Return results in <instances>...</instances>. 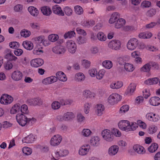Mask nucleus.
Listing matches in <instances>:
<instances>
[{
    "mask_svg": "<svg viewBox=\"0 0 160 160\" xmlns=\"http://www.w3.org/2000/svg\"><path fill=\"white\" fill-rule=\"evenodd\" d=\"M17 121L18 124L22 126H24L25 125L28 127L31 126L36 121V119L32 118H28L24 114H18L16 116Z\"/></svg>",
    "mask_w": 160,
    "mask_h": 160,
    "instance_id": "obj_1",
    "label": "nucleus"
},
{
    "mask_svg": "<svg viewBox=\"0 0 160 160\" xmlns=\"http://www.w3.org/2000/svg\"><path fill=\"white\" fill-rule=\"evenodd\" d=\"M122 99V96L116 93H113L110 95L108 98V102L111 105H113L117 103Z\"/></svg>",
    "mask_w": 160,
    "mask_h": 160,
    "instance_id": "obj_2",
    "label": "nucleus"
},
{
    "mask_svg": "<svg viewBox=\"0 0 160 160\" xmlns=\"http://www.w3.org/2000/svg\"><path fill=\"white\" fill-rule=\"evenodd\" d=\"M101 135L103 138L107 142H110L113 141L114 137L110 130L104 129L102 131Z\"/></svg>",
    "mask_w": 160,
    "mask_h": 160,
    "instance_id": "obj_3",
    "label": "nucleus"
},
{
    "mask_svg": "<svg viewBox=\"0 0 160 160\" xmlns=\"http://www.w3.org/2000/svg\"><path fill=\"white\" fill-rule=\"evenodd\" d=\"M138 43V40L136 38H133L128 41L127 44V47L129 50L132 51L137 48Z\"/></svg>",
    "mask_w": 160,
    "mask_h": 160,
    "instance_id": "obj_4",
    "label": "nucleus"
},
{
    "mask_svg": "<svg viewBox=\"0 0 160 160\" xmlns=\"http://www.w3.org/2000/svg\"><path fill=\"white\" fill-rule=\"evenodd\" d=\"M121 42L118 40H114L110 41L108 44V47L110 49L118 51L120 50L121 48Z\"/></svg>",
    "mask_w": 160,
    "mask_h": 160,
    "instance_id": "obj_5",
    "label": "nucleus"
},
{
    "mask_svg": "<svg viewBox=\"0 0 160 160\" xmlns=\"http://www.w3.org/2000/svg\"><path fill=\"white\" fill-rule=\"evenodd\" d=\"M130 122L126 120H122L119 122L118 123L119 128L121 130L128 132L130 131Z\"/></svg>",
    "mask_w": 160,
    "mask_h": 160,
    "instance_id": "obj_6",
    "label": "nucleus"
},
{
    "mask_svg": "<svg viewBox=\"0 0 160 160\" xmlns=\"http://www.w3.org/2000/svg\"><path fill=\"white\" fill-rule=\"evenodd\" d=\"M13 101V98L10 95L4 94L1 97L0 102L1 104L7 105L11 103Z\"/></svg>",
    "mask_w": 160,
    "mask_h": 160,
    "instance_id": "obj_7",
    "label": "nucleus"
},
{
    "mask_svg": "<svg viewBox=\"0 0 160 160\" xmlns=\"http://www.w3.org/2000/svg\"><path fill=\"white\" fill-rule=\"evenodd\" d=\"M91 149L90 146L88 144L82 146L78 151L79 155L81 156H85L88 154Z\"/></svg>",
    "mask_w": 160,
    "mask_h": 160,
    "instance_id": "obj_8",
    "label": "nucleus"
},
{
    "mask_svg": "<svg viewBox=\"0 0 160 160\" xmlns=\"http://www.w3.org/2000/svg\"><path fill=\"white\" fill-rule=\"evenodd\" d=\"M66 46L70 53H74L75 52L77 49V45L74 41L72 40L68 41L66 43Z\"/></svg>",
    "mask_w": 160,
    "mask_h": 160,
    "instance_id": "obj_9",
    "label": "nucleus"
},
{
    "mask_svg": "<svg viewBox=\"0 0 160 160\" xmlns=\"http://www.w3.org/2000/svg\"><path fill=\"white\" fill-rule=\"evenodd\" d=\"M62 137L59 135H54L50 141V144L54 146L58 145L61 142L62 140Z\"/></svg>",
    "mask_w": 160,
    "mask_h": 160,
    "instance_id": "obj_10",
    "label": "nucleus"
},
{
    "mask_svg": "<svg viewBox=\"0 0 160 160\" xmlns=\"http://www.w3.org/2000/svg\"><path fill=\"white\" fill-rule=\"evenodd\" d=\"M44 63V61L41 58H36L32 60L30 62L31 65L34 68H38L42 66Z\"/></svg>",
    "mask_w": 160,
    "mask_h": 160,
    "instance_id": "obj_11",
    "label": "nucleus"
},
{
    "mask_svg": "<svg viewBox=\"0 0 160 160\" xmlns=\"http://www.w3.org/2000/svg\"><path fill=\"white\" fill-rule=\"evenodd\" d=\"M42 100L39 98H29L27 100V103L30 105H40L42 104Z\"/></svg>",
    "mask_w": 160,
    "mask_h": 160,
    "instance_id": "obj_12",
    "label": "nucleus"
},
{
    "mask_svg": "<svg viewBox=\"0 0 160 160\" xmlns=\"http://www.w3.org/2000/svg\"><path fill=\"white\" fill-rule=\"evenodd\" d=\"M23 74L20 71L17 70L14 71L12 74L11 78L15 81H18L22 79Z\"/></svg>",
    "mask_w": 160,
    "mask_h": 160,
    "instance_id": "obj_13",
    "label": "nucleus"
},
{
    "mask_svg": "<svg viewBox=\"0 0 160 160\" xmlns=\"http://www.w3.org/2000/svg\"><path fill=\"white\" fill-rule=\"evenodd\" d=\"M136 85L135 83H131L128 87L125 92V94L128 96L132 95L136 90Z\"/></svg>",
    "mask_w": 160,
    "mask_h": 160,
    "instance_id": "obj_14",
    "label": "nucleus"
},
{
    "mask_svg": "<svg viewBox=\"0 0 160 160\" xmlns=\"http://www.w3.org/2000/svg\"><path fill=\"white\" fill-rule=\"evenodd\" d=\"M69 153L68 150L66 149L60 150L59 151H57L55 152V157L57 159L54 160L59 159L61 157H64L67 155Z\"/></svg>",
    "mask_w": 160,
    "mask_h": 160,
    "instance_id": "obj_15",
    "label": "nucleus"
},
{
    "mask_svg": "<svg viewBox=\"0 0 160 160\" xmlns=\"http://www.w3.org/2000/svg\"><path fill=\"white\" fill-rule=\"evenodd\" d=\"M146 118L150 121L156 122L158 120V116L152 112L148 113L146 115Z\"/></svg>",
    "mask_w": 160,
    "mask_h": 160,
    "instance_id": "obj_16",
    "label": "nucleus"
},
{
    "mask_svg": "<svg viewBox=\"0 0 160 160\" xmlns=\"http://www.w3.org/2000/svg\"><path fill=\"white\" fill-rule=\"evenodd\" d=\"M61 116H59L58 117V119L61 121L64 120L67 121L75 117V116L73 113L72 112H67L64 114L63 117L62 118H61Z\"/></svg>",
    "mask_w": 160,
    "mask_h": 160,
    "instance_id": "obj_17",
    "label": "nucleus"
},
{
    "mask_svg": "<svg viewBox=\"0 0 160 160\" xmlns=\"http://www.w3.org/2000/svg\"><path fill=\"white\" fill-rule=\"evenodd\" d=\"M57 81L56 77L52 76L44 79L42 81V83L44 84L47 85L53 83Z\"/></svg>",
    "mask_w": 160,
    "mask_h": 160,
    "instance_id": "obj_18",
    "label": "nucleus"
},
{
    "mask_svg": "<svg viewBox=\"0 0 160 160\" xmlns=\"http://www.w3.org/2000/svg\"><path fill=\"white\" fill-rule=\"evenodd\" d=\"M100 138L98 136H94L92 137L90 140V143L91 146L97 147L100 144Z\"/></svg>",
    "mask_w": 160,
    "mask_h": 160,
    "instance_id": "obj_19",
    "label": "nucleus"
},
{
    "mask_svg": "<svg viewBox=\"0 0 160 160\" xmlns=\"http://www.w3.org/2000/svg\"><path fill=\"white\" fill-rule=\"evenodd\" d=\"M35 137L31 134L23 138L22 141L23 143H31L35 141Z\"/></svg>",
    "mask_w": 160,
    "mask_h": 160,
    "instance_id": "obj_20",
    "label": "nucleus"
},
{
    "mask_svg": "<svg viewBox=\"0 0 160 160\" xmlns=\"http://www.w3.org/2000/svg\"><path fill=\"white\" fill-rule=\"evenodd\" d=\"M119 150V147L117 145H113L108 149V153L110 156H114L116 154Z\"/></svg>",
    "mask_w": 160,
    "mask_h": 160,
    "instance_id": "obj_21",
    "label": "nucleus"
},
{
    "mask_svg": "<svg viewBox=\"0 0 160 160\" xmlns=\"http://www.w3.org/2000/svg\"><path fill=\"white\" fill-rule=\"evenodd\" d=\"M95 24V21L93 20H85L82 21L81 25L83 27L89 28L92 27Z\"/></svg>",
    "mask_w": 160,
    "mask_h": 160,
    "instance_id": "obj_22",
    "label": "nucleus"
},
{
    "mask_svg": "<svg viewBox=\"0 0 160 160\" xmlns=\"http://www.w3.org/2000/svg\"><path fill=\"white\" fill-rule=\"evenodd\" d=\"M52 10L55 14L62 16L64 15V12L62 10L61 8L58 5H56L52 8Z\"/></svg>",
    "mask_w": 160,
    "mask_h": 160,
    "instance_id": "obj_23",
    "label": "nucleus"
},
{
    "mask_svg": "<svg viewBox=\"0 0 160 160\" xmlns=\"http://www.w3.org/2000/svg\"><path fill=\"white\" fill-rule=\"evenodd\" d=\"M52 51L56 54H62L64 53L65 49L63 46L58 45L53 47Z\"/></svg>",
    "mask_w": 160,
    "mask_h": 160,
    "instance_id": "obj_24",
    "label": "nucleus"
},
{
    "mask_svg": "<svg viewBox=\"0 0 160 160\" xmlns=\"http://www.w3.org/2000/svg\"><path fill=\"white\" fill-rule=\"evenodd\" d=\"M56 78L60 81L65 82L67 80V78L66 75L62 72L59 71L56 74Z\"/></svg>",
    "mask_w": 160,
    "mask_h": 160,
    "instance_id": "obj_25",
    "label": "nucleus"
},
{
    "mask_svg": "<svg viewBox=\"0 0 160 160\" xmlns=\"http://www.w3.org/2000/svg\"><path fill=\"white\" fill-rule=\"evenodd\" d=\"M134 150L137 153L143 154L145 152V150L143 147L138 145H135L133 146Z\"/></svg>",
    "mask_w": 160,
    "mask_h": 160,
    "instance_id": "obj_26",
    "label": "nucleus"
},
{
    "mask_svg": "<svg viewBox=\"0 0 160 160\" xmlns=\"http://www.w3.org/2000/svg\"><path fill=\"white\" fill-rule=\"evenodd\" d=\"M41 10L43 14L47 16H49L52 12L51 8L48 6H45L42 7Z\"/></svg>",
    "mask_w": 160,
    "mask_h": 160,
    "instance_id": "obj_27",
    "label": "nucleus"
},
{
    "mask_svg": "<svg viewBox=\"0 0 160 160\" xmlns=\"http://www.w3.org/2000/svg\"><path fill=\"white\" fill-rule=\"evenodd\" d=\"M149 102L152 106H158L160 104V98L157 97H152L150 99Z\"/></svg>",
    "mask_w": 160,
    "mask_h": 160,
    "instance_id": "obj_28",
    "label": "nucleus"
},
{
    "mask_svg": "<svg viewBox=\"0 0 160 160\" xmlns=\"http://www.w3.org/2000/svg\"><path fill=\"white\" fill-rule=\"evenodd\" d=\"M120 14L117 12H114L112 14L109 22L110 23L112 24L118 20V18L120 17Z\"/></svg>",
    "mask_w": 160,
    "mask_h": 160,
    "instance_id": "obj_29",
    "label": "nucleus"
},
{
    "mask_svg": "<svg viewBox=\"0 0 160 160\" xmlns=\"http://www.w3.org/2000/svg\"><path fill=\"white\" fill-rule=\"evenodd\" d=\"M22 45L25 48L28 50H32L33 48V43L30 41H24L22 43Z\"/></svg>",
    "mask_w": 160,
    "mask_h": 160,
    "instance_id": "obj_30",
    "label": "nucleus"
},
{
    "mask_svg": "<svg viewBox=\"0 0 160 160\" xmlns=\"http://www.w3.org/2000/svg\"><path fill=\"white\" fill-rule=\"evenodd\" d=\"M42 48L39 45H37L33 50V53L34 55H40L42 54L43 51Z\"/></svg>",
    "mask_w": 160,
    "mask_h": 160,
    "instance_id": "obj_31",
    "label": "nucleus"
},
{
    "mask_svg": "<svg viewBox=\"0 0 160 160\" xmlns=\"http://www.w3.org/2000/svg\"><path fill=\"white\" fill-rule=\"evenodd\" d=\"M28 10L30 14L33 16H37L39 12L38 9L33 6H30L28 8Z\"/></svg>",
    "mask_w": 160,
    "mask_h": 160,
    "instance_id": "obj_32",
    "label": "nucleus"
},
{
    "mask_svg": "<svg viewBox=\"0 0 160 160\" xmlns=\"http://www.w3.org/2000/svg\"><path fill=\"white\" fill-rule=\"evenodd\" d=\"M83 95L86 98H92L95 97L94 93L92 92L89 90H85L83 91Z\"/></svg>",
    "mask_w": 160,
    "mask_h": 160,
    "instance_id": "obj_33",
    "label": "nucleus"
},
{
    "mask_svg": "<svg viewBox=\"0 0 160 160\" xmlns=\"http://www.w3.org/2000/svg\"><path fill=\"white\" fill-rule=\"evenodd\" d=\"M126 21L124 19L122 18L118 19L115 23V27L117 28H120L124 25Z\"/></svg>",
    "mask_w": 160,
    "mask_h": 160,
    "instance_id": "obj_34",
    "label": "nucleus"
},
{
    "mask_svg": "<svg viewBox=\"0 0 160 160\" xmlns=\"http://www.w3.org/2000/svg\"><path fill=\"white\" fill-rule=\"evenodd\" d=\"M123 86V83L121 81H117L112 82L110 85V87L113 89H118L120 88Z\"/></svg>",
    "mask_w": 160,
    "mask_h": 160,
    "instance_id": "obj_35",
    "label": "nucleus"
},
{
    "mask_svg": "<svg viewBox=\"0 0 160 160\" xmlns=\"http://www.w3.org/2000/svg\"><path fill=\"white\" fill-rule=\"evenodd\" d=\"M96 112L98 116H101L102 114V112L104 110V107L103 105L98 104L97 105L96 107Z\"/></svg>",
    "mask_w": 160,
    "mask_h": 160,
    "instance_id": "obj_36",
    "label": "nucleus"
},
{
    "mask_svg": "<svg viewBox=\"0 0 160 160\" xmlns=\"http://www.w3.org/2000/svg\"><path fill=\"white\" fill-rule=\"evenodd\" d=\"M85 77L82 72H78L76 74L75 76L76 80L78 82H81L84 80Z\"/></svg>",
    "mask_w": 160,
    "mask_h": 160,
    "instance_id": "obj_37",
    "label": "nucleus"
},
{
    "mask_svg": "<svg viewBox=\"0 0 160 160\" xmlns=\"http://www.w3.org/2000/svg\"><path fill=\"white\" fill-rule=\"evenodd\" d=\"M124 68L128 72H132L134 69V68L133 64L130 63H125L124 65Z\"/></svg>",
    "mask_w": 160,
    "mask_h": 160,
    "instance_id": "obj_38",
    "label": "nucleus"
},
{
    "mask_svg": "<svg viewBox=\"0 0 160 160\" xmlns=\"http://www.w3.org/2000/svg\"><path fill=\"white\" fill-rule=\"evenodd\" d=\"M102 65L105 68L110 69L112 67V63L111 61L105 60L103 62Z\"/></svg>",
    "mask_w": 160,
    "mask_h": 160,
    "instance_id": "obj_39",
    "label": "nucleus"
},
{
    "mask_svg": "<svg viewBox=\"0 0 160 160\" xmlns=\"http://www.w3.org/2000/svg\"><path fill=\"white\" fill-rule=\"evenodd\" d=\"M158 147V145L157 143H152L151 145L148 148V150L149 152L153 153L157 150Z\"/></svg>",
    "mask_w": 160,
    "mask_h": 160,
    "instance_id": "obj_40",
    "label": "nucleus"
},
{
    "mask_svg": "<svg viewBox=\"0 0 160 160\" xmlns=\"http://www.w3.org/2000/svg\"><path fill=\"white\" fill-rule=\"evenodd\" d=\"M20 105L19 104H15L12 107L10 110V113L12 114H14L16 113L20 110Z\"/></svg>",
    "mask_w": 160,
    "mask_h": 160,
    "instance_id": "obj_41",
    "label": "nucleus"
},
{
    "mask_svg": "<svg viewBox=\"0 0 160 160\" xmlns=\"http://www.w3.org/2000/svg\"><path fill=\"white\" fill-rule=\"evenodd\" d=\"M92 132L89 129H84L82 130L81 134L84 137H89L92 134Z\"/></svg>",
    "mask_w": 160,
    "mask_h": 160,
    "instance_id": "obj_42",
    "label": "nucleus"
},
{
    "mask_svg": "<svg viewBox=\"0 0 160 160\" xmlns=\"http://www.w3.org/2000/svg\"><path fill=\"white\" fill-rule=\"evenodd\" d=\"M105 73V70L102 69L100 70L96 75L97 78L98 80H101L103 78Z\"/></svg>",
    "mask_w": 160,
    "mask_h": 160,
    "instance_id": "obj_43",
    "label": "nucleus"
},
{
    "mask_svg": "<svg viewBox=\"0 0 160 160\" xmlns=\"http://www.w3.org/2000/svg\"><path fill=\"white\" fill-rule=\"evenodd\" d=\"M98 39L101 41H104L107 39V37L102 32H99L97 35Z\"/></svg>",
    "mask_w": 160,
    "mask_h": 160,
    "instance_id": "obj_44",
    "label": "nucleus"
},
{
    "mask_svg": "<svg viewBox=\"0 0 160 160\" xmlns=\"http://www.w3.org/2000/svg\"><path fill=\"white\" fill-rule=\"evenodd\" d=\"M75 33L73 31H71L66 32L64 35V38L65 39L69 38H71L75 35Z\"/></svg>",
    "mask_w": 160,
    "mask_h": 160,
    "instance_id": "obj_45",
    "label": "nucleus"
},
{
    "mask_svg": "<svg viewBox=\"0 0 160 160\" xmlns=\"http://www.w3.org/2000/svg\"><path fill=\"white\" fill-rule=\"evenodd\" d=\"M22 152L24 154L27 155H30L32 152V149L28 147H25L22 149Z\"/></svg>",
    "mask_w": 160,
    "mask_h": 160,
    "instance_id": "obj_46",
    "label": "nucleus"
},
{
    "mask_svg": "<svg viewBox=\"0 0 160 160\" xmlns=\"http://www.w3.org/2000/svg\"><path fill=\"white\" fill-rule=\"evenodd\" d=\"M75 12L76 14L81 15L83 13V11L82 8L80 6L77 5L74 8Z\"/></svg>",
    "mask_w": 160,
    "mask_h": 160,
    "instance_id": "obj_47",
    "label": "nucleus"
},
{
    "mask_svg": "<svg viewBox=\"0 0 160 160\" xmlns=\"http://www.w3.org/2000/svg\"><path fill=\"white\" fill-rule=\"evenodd\" d=\"M48 39L52 42H55L58 39V36L56 34H52L49 35Z\"/></svg>",
    "mask_w": 160,
    "mask_h": 160,
    "instance_id": "obj_48",
    "label": "nucleus"
},
{
    "mask_svg": "<svg viewBox=\"0 0 160 160\" xmlns=\"http://www.w3.org/2000/svg\"><path fill=\"white\" fill-rule=\"evenodd\" d=\"M157 129V127L155 125H151L148 128V132L150 134H152L156 132Z\"/></svg>",
    "mask_w": 160,
    "mask_h": 160,
    "instance_id": "obj_49",
    "label": "nucleus"
},
{
    "mask_svg": "<svg viewBox=\"0 0 160 160\" xmlns=\"http://www.w3.org/2000/svg\"><path fill=\"white\" fill-rule=\"evenodd\" d=\"M129 109V107L127 105H123L120 109L119 113L121 114H123L126 112H127Z\"/></svg>",
    "mask_w": 160,
    "mask_h": 160,
    "instance_id": "obj_50",
    "label": "nucleus"
},
{
    "mask_svg": "<svg viewBox=\"0 0 160 160\" xmlns=\"http://www.w3.org/2000/svg\"><path fill=\"white\" fill-rule=\"evenodd\" d=\"M151 66V65L149 63L146 64L141 68V71L144 72H148L150 69Z\"/></svg>",
    "mask_w": 160,
    "mask_h": 160,
    "instance_id": "obj_51",
    "label": "nucleus"
},
{
    "mask_svg": "<svg viewBox=\"0 0 160 160\" xmlns=\"http://www.w3.org/2000/svg\"><path fill=\"white\" fill-rule=\"evenodd\" d=\"M60 102L61 105H65L71 104L72 101L70 99H62L60 100Z\"/></svg>",
    "mask_w": 160,
    "mask_h": 160,
    "instance_id": "obj_52",
    "label": "nucleus"
},
{
    "mask_svg": "<svg viewBox=\"0 0 160 160\" xmlns=\"http://www.w3.org/2000/svg\"><path fill=\"white\" fill-rule=\"evenodd\" d=\"M23 9V5L22 4H18L15 6L13 10L15 12H20L22 11Z\"/></svg>",
    "mask_w": 160,
    "mask_h": 160,
    "instance_id": "obj_53",
    "label": "nucleus"
},
{
    "mask_svg": "<svg viewBox=\"0 0 160 160\" xmlns=\"http://www.w3.org/2000/svg\"><path fill=\"white\" fill-rule=\"evenodd\" d=\"M30 33V31L25 29L22 30L20 32L21 36L25 38L29 37Z\"/></svg>",
    "mask_w": 160,
    "mask_h": 160,
    "instance_id": "obj_54",
    "label": "nucleus"
},
{
    "mask_svg": "<svg viewBox=\"0 0 160 160\" xmlns=\"http://www.w3.org/2000/svg\"><path fill=\"white\" fill-rule=\"evenodd\" d=\"M112 133L116 137H120L122 134L120 131L118 129L114 128L112 130Z\"/></svg>",
    "mask_w": 160,
    "mask_h": 160,
    "instance_id": "obj_55",
    "label": "nucleus"
},
{
    "mask_svg": "<svg viewBox=\"0 0 160 160\" xmlns=\"http://www.w3.org/2000/svg\"><path fill=\"white\" fill-rule=\"evenodd\" d=\"M51 106L53 109H57L60 108V104L58 101H54L52 104Z\"/></svg>",
    "mask_w": 160,
    "mask_h": 160,
    "instance_id": "obj_56",
    "label": "nucleus"
},
{
    "mask_svg": "<svg viewBox=\"0 0 160 160\" xmlns=\"http://www.w3.org/2000/svg\"><path fill=\"white\" fill-rule=\"evenodd\" d=\"M20 110L22 113L24 114L27 113L28 112V106L26 104H23L21 106Z\"/></svg>",
    "mask_w": 160,
    "mask_h": 160,
    "instance_id": "obj_57",
    "label": "nucleus"
},
{
    "mask_svg": "<svg viewBox=\"0 0 160 160\" xmlns=\"http://www.w3.org/2000/svg\"><path fill=\"white\" fill-rule=\"evenodd\" d=\"M88 73L91 77H95L97 74V71L95 68H92L89 70Z\"/></svg>",
    "mask_w": 160,
    "mask_h": 160,
    "instance_id": "obj_58",
    "label": "nucleus"
},
{
    "mask_svg": "<svg viewBox=\"0 0 160 160\" xmlns=\"http://www.w3.org/2000/svg\"><path fill=\"white\" fill-rule=\"evenodd\" d=\"M156 13L155 9H152L148 11L146 13V15L149 17H152Z\"/></svg>",
    "mask_w": 160,
    "mask_h": 160,
    "instance_id": "obj_59",
    "label": "nucleus"
},
{
    "mask_svg": "<svg viewBox=\"0 0 160 160\" xmlns=\"http://www.w3.org/2000/svg\"><path fill=\"white\" fill-rule=\"evenodd\" d=\"M65 14L68 16L71 15L72 13V9L68 7H66L64 9Z\"/></svg>",
    "mask_w": 160,
    "mask_h": 160,
    "instance_id": "obj_60",
    "label": "nucleus"
},
{
    "mask_svg": "<svg viewBox=\"0 0 160 160\" xmlns=\"http://www.w3.org/2000/svg\"><path fill=\"white\" fill-rule=\"evenodd\" d=\"M77 42L79 44H84L85 42L86 39L85 38L79 36L77 39Z\"/></svg>",
    "mask_w": 160,
    "mask_h": 160,
    "instance_id": "obj_61",
    "label": "nucleus"
},
{
    "mask_svg": "<svg viewBox=\"0 0 160 160\" xmlns=\"http://www.w3.org/2000/svg\"><path fill=\"white\" fill-rule=\"evenodd\" d=\"M44 39L43 36H40L35 38V41L36 43L38 44H40L42 43V42Z\"/></svg>",
    "mask_w": 160,
    "mask_h": 160,
    "instance_id": "obj_62",
    "label": "nucleus"
},
{
    "mask_svg": "<svg viewBox=\"0 0 160 160\" xmlns=\"http://www.w3.org/2000/svg\"><path fill=\"white\" fill-rule=\"evenodd\" d=\"M142 92L143 97L145 98H147L150 95V91L148 89H144Z\"/></svg>",
    "mask_w": 160,
    "mask_h": 160,
    "instance_id": "obj_63",
    "label": "nucleus"
},
{
    "mask_svg": "<svg viewBox=\"0 0 160 160\" xmlns=\"http://www.w3.org/2000/svg\"><path fill=\"white\" fill-rule=\"evenodd\" d=\"M19 43L16 42H11L9 43V46L10 48L15 49L19 47Z\"/></svg>",
    "mask_w": 160,
    "mask_h": 160,
    "instance_id": "obj_64",
    "label": "nucleus"
}]
</instances>
